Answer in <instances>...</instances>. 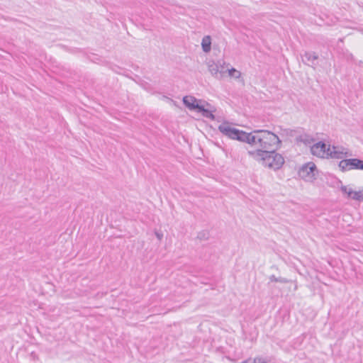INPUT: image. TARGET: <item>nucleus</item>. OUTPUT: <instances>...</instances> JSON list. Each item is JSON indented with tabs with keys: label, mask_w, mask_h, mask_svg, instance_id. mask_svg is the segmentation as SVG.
Masks as SVG:
<instances>
[{
	"label": "nucleus",
	"mask_w": 363,
	"mask_h": 363,
	"mask_svg": "<svg viewBox=\"0 0 363 363\" xmlns=\"http://www.w3.org/2000/svg\"><path fill=\"white\" fill-rule=\"evenodd\" d=\"M263 149H272L278 146L280 141L277 135L268 130H257L248 133L247 142Z\"/></svg>",
	"instance_id": "f257e3e1"
},
{
	"label": "nucleus",
	"mask_w": 363,
	"mask_h": 363,
	"mask_svg": "<svg viewBox=\"0 0 363 363\" xmlns=\"http://www.w3.org/2000/svg\"><path fill=\"white\" fill-rule=\"evenodd\" d=\"M252 155L254 158L262 165L274 169H279L284 162L283 157L274 151L258 150Z\"/></svg>",
	"instance_id": "f03ea898"
},
{
	"label": "nucleus",
	"mask_w": 363,
	"mask_h": 363,
	"mask_svg": "<svg viewBox=\"0 0 363 363\" xmlns=\"http://www.w3.org/2000/svg\"><path fill=\"white\" fill-rule=\"evenodd\" d=\"M218 129L222 133L232 139L247 142L248 133L232 127V125L228 123L220 124Z\"/></svg>",
	"instance_id": "7ed1b4c3"
},
{
	"label": "nucleus",
	"mask_w": 363,
	"mask_h": 363,
	"mask_svg": "<svg viewBox=\"0 0 363 363\" xmlns=\"http://www.w3.org/2000/svg\"><path fill=\"white\" fill-rule=\"evenodd\" d=\"M339 167L343 171L352 169L363 170V161L358 159L342 160L340 162Z\"/></svg>",
	"instance_id": "20e7f679"
},
{
	"label": "nucleus",
	"mask_w": 363,
	"mask_h": 363,
	"mask_svg": "<svg viewBox=\"0 0 363 363\" xmlns=\"http://www.w3.org/2000/svg\"><path fill=\"white\" fill-rule=\"evenodd\" d=\"M316 170L315 164L313 162H308L299 169V177L305 180H311L315 177V172Z\"/></svg>",
	"instance_id": "39448f33"
},
{
	"label": "nucleus",
	"mask_w": 363,
	"mask_h": 363,
	"mask_svg": "<svg viewBox=\"0 0 363 363\" xmlns=\"http://www.w3.org/2000/svg\"><path fill=\"white\" fill-rule=\"evenodd\" d=\"M311 152L313 155L321 158H328L330 154L328 147H327L326 145L322 143H318L313 145Z\"/></svg>",
	"instance_id": "423d86ee"
},
{
	"label": "nucleus",
	"mask_w": 363,
	"mask_h": 363,
	"mask_svg": "<svg viewBox=\"0 0 363 363\" xmlns=\"http://www.w3.org/2000/svg\"><path fill=\"white\" fill-rule=\"evenodd\" d=\"M183 101L184 104L191 110L199 109V111H203L208 116V112L205 110L202 106H199L198 101L193 96H187L184 97Z\"/></svg>",
	"instance_id": "0eeeda50"
},
{
	"label": "nucleus",
	"mask_w": 363,
	"mask_h": 363,
	"mask_svg": "<svg viewBox=\"0 0 363 363\" xmlns=\"http://www.w3.org/2000/svg\"><path fill=\"white\" fill-rule=\"evenodd\" d=\"M328 152H330L329 157L332 158L340 159L347 155V151L344 148L340 149L337 147H333L330 148V147L328 146Z\"/></svg>",
	"instance_id": "6e6552de"
},
{
	"label": "nucleus",
	"mask_w": 363,
	"mask_h": 363,
	"mask_svg": "<svg viewBox=\"0 0 363 363\" xmlns=\"http://www.w3.org/2000/svg\"><path fill=\"white\" fill-rule=\"evenodd\" d=\"M348 196L353 199L360 200L363 199V189L359 191H348Z\"/></svg>",
	"instance_id": "1a4fd4ad"
},
{
	"label": "nucleus",
	"mask_w": 363,
	"mask_h": 363,
	"mask_svg": "<svg viewBox=\"0 0 363 363\" xmlns=\"http://www.w3.org/2000/svg\"><path fill=\"white\" fill-rule=\"evenodd\" d=\"M211 38L210 36H205L201 43L202 48L204 52H209L211 50Z\"/></svg>",
	"instance_id": "9d476101"
},
{
	"label": "nucleus",
	"mask_w": 363,
	"mask_h": 363,
	"mask_svg": "<svg viewBox=\"0 0 363 363\" xmlns=\"http://www.w3.org/2000/svg\"><path fill=\"white\" fill-rule=\"evenodd\" d=\"M228 74L231 77L239 78L240 77V72L234 68L228 70Z\"/></svg>",
	"instance_id": "9b49d317"
}]
</instances>
